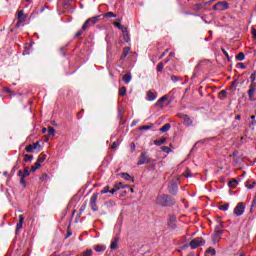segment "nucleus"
I'll list each match as a JSON object with an SVG mask.
<instances>
[{"instance_id":"1","label":"nucleus","mask_w":256,"mask_h":256,"mask_svg":"<svg viewBox=\"0 0 256 256\" xmlns=\"http://www.w3.org/2000/svg\"><path fill=\"white\" fill-rule=\"evenodd\" d=\"M99 17L100 16H94L92 18H88L82 25V28L76 33L75 37H81L84 31H87V29H91V27L97 25V23H99Z\"/></svg>"},{"instance_id":"51","label":"nucleus","mask_w":256,"mask_h":256,"mask_svg":"<svg viewBox=\"0 0 256 256\" xmlns=\"http://www.w3.org/2000/svg\"><path fill=\"white\" fill-rule=\"evenodd\" d=\"M130 150L132 153L135 151V143L130 144Z\"/></svg>"},{"instance_id":"8","label":"nucleus","mask_w":256,"mask_h":256,"mask_svg":"<svg viewBox=\"0 0 256 256\" xmlns=\"http://www.w3.org/2000/svg\"><path fill=\"white\" fill-rule=\"evenodd\" d=\"M203 245H205L203 238H196L190 242L191 249H197V247H201Z\"/></svg>"},{"instance_id":"27","label":"nucleus","mask_w":256,"mask_h":256,"mask_svg":"<svg viewBox=\"0 0 256 256\" xmlns=\"http://www.w3.org/2000/svg\"><path fill=\"white\" fill-rule=\"evenodd\" d=\"M105 18L111 19V18H115L117 17V14L113 13V12H107L104 14Z\"/></svg>"},{"instance_id":"28","label":"nucleus","mask_w":256,"mask_h":256,"mask_svg":"<svg viewBox=\"0 0 256 256\" xmlns=\"http://www.w3.org/2000/svg\"><path fill=\"white\" fill-rule=\"evenodd\" d=\"M24 161L26 163H29V162L33 161V155L25 154L24 155Z\"/></svg>"},{"instance_id":"24","label":"nucleus","mask_w":256,"mask_h":256,"mask_svg":"<svg viewBox=\"0 0 256 256\" xmlns=\"http://www.w3.org/2000/svg\"><path fill=\"white\" fill-rule=\"evenodd\" d=\"M250 80H251L250 85H256V71H254V72L250 75Z\"/></svg>"},{"instance_id":"41","label":"nucleus","mask_w":256,"mask_h":256,"mask_svg":"<svg viewBox=\"0 0 256 256\" xmlns=\"http://www.w3.org/2000/svg\"><path fill=\"white\" fill-rule=\"evenodd\" d=\"M114 187H116V189H118V191H119V189H125L126 186L123 185V183L119 182V183L115 184Z\"/></svg>"},{"instance_id":"14","label":"nucleus","mask_w":256,"mask_h":256,"mask_svg":"<svg viewBox=\"0 0 256 256\" xmlns=\"http://www.w3.org/2000/svg\"><path fill=\"white\" fill-rule=\"evenodd\" d=\"M37 147H40L39 142H36V143L26 146L25 151L27 153H33V151H35V149H37Z\"/></svg>"},{"instance_id":"57","label":"nucleus","mask_w":256,"mask_h":256,"mask_svg":"<svg viewBox=\"0 0 256 256\" xmlns=\"http://www.w3.org/2000/svg\"><path fill=\"white\" fill-rule=\"evenodd\" d=\"M223 53L226 57H229V53H227V51L223 50Z\"/></svg>"},{"instance_id":"43","label":"nucleus","mask_w":256,"mask_h":256,"mask_svg":"<svg viewBox=\"0 0 256 256\" xmlns=\"http://www.w3.org/2000/svg\"><path fill=\"white\" fill-rule=\"evenodd\" d=\"M109 189H110L109 186H105V187L100 191L101 195H105V193H109Z\"/></svg>"},{"instance_id":"63","label":"nucleus","mask_w":256,"mask_h":256,"mask_svg":"<svg viewBox=\"0 0 256 256\" xmlns=\"http://www.w3.org/2000/svg\"><path fill=\"white\" fill-rule=\"evenodd\" d=\"M250 119L254 120V119H255V116H251Z\"/></svg>"},{"instance_id":"3","label":"nucleus","mask_w":256,"mask_h":256,"mask_svg":"<svg viewBox=\"0 0 256 256\" xmlns=\"http://www.w3.org/2000/svg\"><path fill=\"white\" fill-rule=\"evenodd\" d=\"M221 237H223V225L219 224L215 227L212 235L213 243H218L221 240Z\"/></svg>"},{"instance_id":"45","label":"nucleus","mask_w":256,"mask_h":256,"mask_svg":"<svg viewBox=\"0 0 256 256\" xmlns=\"http://www.w3.org/2000/svg\"><path fill=\"white\" fill-rule=\"evenodd\" d=\"M149 129H153V125H144V126H141L140 127V130L143 131V130H149Z\"/></svg>"},{"instance_id":"62","label":"nucleus","mask_w":256,"mask_h":256,"mask_svg":"<svg viewBox=\"0 0 256 256\" xmlns=\"http://www.w3.org/2000/svg\"><path fill=\"white\" fill-rule=\"evenodd\" d=\"M26 1V3H31L33 0H25Z\"/></svg>"},{"instance_id":"37","label":"nucleus","mask_w":256,"mask_h":256,"mask_svg":"<svg viewBox=\"0 0 256 256\" xmlns=\"http://www.w3.org/2000/svg\"><path fill=\"white\" fill-rule=\"evenodd\" d=\"M163 67H165V64H163V62L158 63L157 71L161 73V71H163Z\"/></svg>"},{"instance_id":"6","label":"nucleus","mask_w":256,"mask_h":256,"mask_svg":"<svg viewBox=\"0 0 256 256\" xmlns=\"http://www.w3.org/2000/svg\"><path fill=\"white\" fill-rule=\"evenodd\" d=\"M245 213V204L243 202H239L234 208V215L237 217H241Z\"/></svg>"},{"instance_id":"11","label":"nucleus","mask_w":256,"mask_h":256,"mask_svg":"<svg viewBox=\"0 0 256 256\" xmlns=\"http://www.w3.org/2000/svg\"><path fill=\"white\" fill-rule=\"evenodd\" d=\"M256 85H249L248 97L250 101H255Z\"/></svg>"},{"instance_id":"49","label":"nucleus","mask_w":256,"mask_h":256,"mask_svg":"<svg viewBox=\"0 0 256 256\" xmlns=\"http://www.w3.org/2000/svg\"><path fill=\"white\" fill-rule=\"evenodd\" d=\"M40 179L41 181H47V179H49V176L47 174H43Z\"/></svg>"},{"instance_id":"33","label":"nucleus","mask_w":256,"mask_h":256,"mask_svg":"<svg viewBox=\"0 0 256 256\" xmlns=\"http://www.w3.org/2000/svg\"><path fill=\"white\" fill-rule=\"evenodd\" d=\"M122 179H124L125 181H130L131 180V175H129L128 173H122L121 174Z\"/></svg>"},{"instance_id":"15","label":"nucleus","mask_w":256,"mask_h":256,"mask_svg":"<svg viewBox=\"0 0 256 256\" xmlns=\"http://www.w3.org/2000/svg\"><path fill=\"white\" fill-rule=\"evenodd\" d=\"M122 35L125 43H129L131 41V37L129 36V30H127V28H124V30H122Z\"/></svg>"},{"instance_id":"7","label":"nucleus","mask_w":256,"mask_h":256,"mask_svg":"<svg viewBox=\"0 0 256 256\" xmlns=\"http://www.w3.org/2000/svg\"><path fill=\"white\" fill-rule=\"evenodd\" d=\"M178 117H180V119H183L184 125H186V127H191V125H193V119L189 117V115L178 113Z\"/></svg>"},{"instance_id":"22","label":"nucleus","mask_w":256,"mask_h":256,"mask_svg":"<svg viewBox=\"0 0 256 256\" xmlns=\"http://www.w3.org/2000/svg\"><path fill=\"white\" fill-rule=\"evenodd\" d=\"M119 95H120V97H125V95H127V87L122 86V87L119 89Z\"/></svg>"},{"instance_id":"32","label":"nucleus","mask_w":256,"mask_h":256,"mask_svg":"<svg viewBox=\"0 0 256 256\" xmlns=\"http://www.w3.org/2000/svg\"><path fill=\"white\" fill-rule=\"evenodd\" d=\"M45 159H47V155H45V154H42V155H40L39 157H38V161H37V163H43L44 161H45Z\"/></svg>"},{"instance_id":"30","label":"nucleus","mask_w":256,"mask_h":256,"mask_svg":"<svg viewBox=\"0 0 256 256\" xmlns=\"http://www.w3.org/2000/svg\"><path fill=\"white\" fill-rule=\"evenodd\" d=\"M229 187H231L232 189H235V187H237V180L232 179L229 183H228Z\"/></svg>"},{"instance_id":"61","label":"nucleus","mask_w":256,"mask_h":256,"mask_svg":"<svg viewBox=\"0 0 256 256\" xmlns=\"http://www.w3.org/2000/svg\"><path fill=\"white\" fill-rule=\"evenodd\" d=\"M189 247V245H184L183 247H182V249H187Z\"/></svg>"},{"instance_id":"53","label":"nucleus","mask_w":256,"mask_h":256,"mask_svg":"<svg viewBox=\"0 0 256 256\" xmlns=\"http://www.w3.org/2000/svg\"><path fill=\"white\" fill-rule=\"evenodd\" d=\"M167 53H169V50H166L164 53H162V55L160 56V59H163L165 55H167Z\"/></svg>"},{"instance_id":"10","label":"nucleus","mask_w":256,"mask_h":256,"mask_svg":"<svg viewBox=\"0 0 256 256\" xmlns=\"http://www.w3.org/2000/svg\"><path fill=\"white\" fill-rule=\"evenodd\" d=\"M17 13H18V22L16 23V27H21V23H25L27 21V14H25L23 10H19Z\"/></svg>"},{"instance_id":"5","label":"nucleus","mask_w":256,"mask_h":256,"mask_svg":"<svg viewBox=\"0 0 256 256\" xmlns=\"http://www.w3.org/2000/svg\"><path fill=\"white\" fill-rule=\"evenodd\" d=\"M99 198V193H94L90 198V207L92 211H99V207L97 206V199Z\"/></svg>"},{"instance_id":"31","label":"nucleus","mask_w":256,"mask_h":256,"mask_svg":"<svg viewBox=\"0 0 256 256\" xmlns=\"http://www.w3.org/2000/svg\"><path fill=\"white\" fill-rule=\"evenodd\" d=\"M169 193L177 195V185H172V188L169 189Z\"/></svg>"},{"instance_id":"13","label":"nucleus","mask_w":256,"mask_h":256,"mask_svg":"<svg viewBox=\"0 0 256 256\" xmlns=\"http://www.w3.org/2000/svg\"><path fill=\"white\" fill-rule=\"evenodd\" d=\"M19 222L16 224V233H19L23 229V223H25V217L23 215L18 216Z\"/></svg>"},{"instance_id":"23","label":"nucleus","mask_w":256,"mask_h":256,"mask_svg":"<svg viewBox=\"0 0 256 256\" xmlns=\"http://www.w3.org/2000/svg\"><path fill=\"white\" fill-rule=\"evenodd\" d=\"M129 51H131V48L125 47L123 49V53H122L121 59H125V57H127V55H129Z\"/></svg>"},{"instance_id":"40","label":"nucleus","mask_w":256,"mask_h":256,"mask_svg":"<svg viewBox=\"0 0 256 256\" xmlns=\"http://www.w3.org/2000/svg\"><path fill=\"white\" fill-rule=\"evenodd\" d=\"M171 81L173 83H177V81H181V77H178L176 75L171 76Z\"/></svg>"},{"instance_id":"58","label":"nucleus","mask_w":256,"mask_h":256,"mask_svg":"<svg viewBox=\"0 0 256 256\" xmlns=\"http://www.w3.org/2000/svg\"><path fill=\"white\" fill-rule=\"evenodd\" d=\"M170 57H175V52H170Z\"/></svg>"},{"instance_id":"60","label":"nucleus","mask_w":256,"mask_h":256,"mask_svg":"<svg viewBox=\"0 0 256 256\" xmlns=\"http://www.w3.org/2000/svg\"><path fill=\"white\" fill-rule=\"evenodd\" d=\"M42 133H47V128H43Z\"/></svg>"},{"instance_id":"64","label":"nucleus","mask_w":256,"mask_h":256,"mask_svg":"<svg viewBox=\"0 0 256 256\" xmlns=\"http://www.w3.org/2000/svg\"><path fill=\"white\" fill-rule=\"evenodd\" d=\"M239 256H245V254L241 253Z\"/></svg>"},{"instance_id":"39","label":"nucleus","mask_w":256,"mask_h":256,"mask_svg":"<svg viewBox=\"0 0 256 256\" xmlns=\"http://www.w3.org/2000/svg\"><path fill=\"white\" fill-rule=\"evenodd\" d=\"M161 151H163V153H171V148L167 146H162Z\"/></svg>"},{"instance_id":"36","label":"nucleus","mask_w":256,"mask_h":256,"mask_svg":"<svg viewBox=\"0 0 256 256\" xmlns=\"http://www.w3.org/2000/svg\"><path fill=\"white\" fill-rule=\"evenodd\" d=\"M114 27H117L118 29H120L121 31H123L124 29H126L123 25H121V23L119 22H114Z\"/></svg>"},{"instance_id":"17","label":"nucleus","mask_w":256,"mask_h":256,"mask_svg":"<svg viewBox=\"0 0 256 256\" xmlns=\"http://www.w3.org/2000/svg\"><path fill=\"white\" fill-rule=\"evenodd\" d=\"M18 175L19 177H24L25 179V177H29V175H31V172H29V168H25L24 171L19 170Z\"/></svg>"},{"instance_id":"50","label":"nucleus","mask_w":256,"mask_h":256,"mask_svg":"<svg viewBox=\"0 0 256 256\" xmlns=\"http://www.w3.org/2000/svg\"><path fill=\"white\" fill-rule=\"evenodd\" d=\"M5 93H9L10 95L13 94V91L7 87L4 88Z\"/></svg>"},{"instance_id":"16","label":"nucleus","mask_w":256,"mask_h":256,"mask_svg":"<svg viewBox=\"0 0 256 256\" xmlns=\"http://www.w3.org/2000/svg\"><path fill=\"white\" fill-rule=\"evenodd\" d=\"M147 101H155L157 99V93L153 91H148L146 96Z\"/></svg>"},{"instance_id":"12","label":"nucleus","mask_w":256,"mask_h":256,"mask_svg":"<svg viewBox=\"0 0 256 256\" xmlns=\"http://www.w3.org/2000/svg\"><path fill=\"white\" fill-rule=\"evenodd\" d=\"M167 99H169V97L167 95L162 96L160 99L157 100V102L155 103L156 107H159L160 109H163V107H165V101H167Z\"/></svg>"},{"instance_id":"52","label":"nucleus","mask_w":256,"mask_h":256,"mask_svg":"<svg viewBox=\"0 0 256 256\" xmlns=\"http://www.w3.org/2000/svg\"><path fill=\"white\" fill-rule=\"evenodd\" d=\"M238 65H239L240 69H247V66H245V64H243V63H239Z\"/></svg>"},{"instance_id":"29","label":"nucleus","mask_w":256,"mask_h":256,"mask_svg":"<svg viewBox=\"0 0 256 256\" xmlns=\"http://www.w3.org/2000/svg\"><path fill=\"white\" fill-rule=\"evenodd\" d=\"M236 60L237 61H244L245 60V54L240 52L238 53V55L236 56Z\"/></svg>"},{"instance_id":"54","label":"nucleus","mask_w":256,"mask_h":256,"mask_svg":"<svg viewBox=\"0 0 256 256\" xmlns=\"http://www.w3.org/2000/svg\"><path fill=\"white\" fill-rule=\"evenodd\" d=\"M252 37L256 39V29H252Z\"/></svg>"},{"instance_id":"2","label":"nucleus","mask_w":256,"mask_h":256,"mask_svg":"<svg viewBox=\"0 0 256 256\" xmlns=\"http://www.w3.org/2000/svg\"><path fill=\"white\" fill-rule=\"evenodd\" d=\"M155 203L156 205H160L161 207H171V205L175 204V201L173 200V198H171V196L167 194H159L156 197Z\"/></svg>"},{"instance_id":"46","label":"nucleus","mask_w":256,"mask_h":256,"mask_svg":"<svg viewBox=\"0 0 256 256\" xmlns=\"http://www.w3.org/2000/svg\"><path fill=\"white\" fill-rule=\"evenodd\" d=\"M48 135H55V128L49 127L48 128Z\"/></svg>"},{"instance_id":"34","label":"nucleus","mask_w":256,"mask_h":256,"mask_svg":"<svg viewBox=\"0 0 256 256\" xmlns=\"http://www.w3.org/2000/svg\"><path fill=\"white\" fill-rule=\"evenodd\" d=\"M220 211H229V204L219 206Z\"/></svg>"},{"instance_id":"25","label":"nucleus","mask_w":256,"mask_h":256,"mask_svg":"<svg viewBox=\"0 0 256 256\" xmlns=\"http://www.w3.org/2000/svg\"><path fill=\"white\" fill-rule=\"evenodd\" d=\"M255 185H256V182H252V183H251V180H247V181H246V187H247V189H253V188H255Z\"/></svg>"},{"instance_id":"20","label":"nucleus","mask_w":256,"mask_h":256,"mask_svg":"<svg viewBox=\"0 0 256 256\" xmlns=\"http://www.w3.org/2000/svg\"><path fill=\"white\" fill-rule=\"evenodd\" d=\"M131 79H133V77L131 76V74H125L122 77V80L124 81V83L129 84L131 83Z\"/></svg>"},{"instance_id":"56","label":"nucleus","mask_w":256,"mask_h":256,"mask_svg":"<svg viewBox=\"0 0 256 256\" xmlns=\"http://www.w3.org/2000/svg\"><path fill=\"white\" fill-rule=\"evenodd\" d=\"M220 95H227V91L222 90V91L220 92Z\"/></svg>"},{"instance_id":"42","label":"nucleus","mask_w":256,"mask_h":256,"mask_svg":"<svg viewBox=\"0 0 256 256\" xmlns=\"http://www.w3.org/2000/svg\"><path fill=\"white\" fill-rule=\"evenodd\" d=\"M93 255V250L91 249H87L83 254L82 256H91Z\"/></svg>"},{"instance_id":"19","label":"nucleus","mask_w":256,"mask_h":256,"mask_svg":"<svg viewBox=\"0 0 256 256\" xmlns=\"http://www.w3.org/2000/svg\"><path fill=\"white\" fill-rule=\"evenodd\" d=\"M166 141H167V138L162 137L159 140H154V145H156L157 147H161V145H163Z\"/></svg>"},{"instance_id":"38","label":"nucleus","mask_w":256,"mask_h":256,"mask_svg":"<svg viewBox=\"0 0 256 256\" xmlns=\"http://www.w3.org/2000/svg\"><path fill=\"white\" fill-rule=\"evenodd\" d=\"M119 145H121V142L119 140L115 141L112 143L111 149H117V147H119Z\"/></svg>"},{"instance_id":"9","label":"nucleus","mask_w":256,"mask_h":256,"mask_svg":"<svg viewBox=\"0 0 256 256\" xmlns=\"http://www.w3.org/2000/svg\"><path fill=\"white\" fill-rule=\"evenodd\" d=\"M150 162H151V159H149L147 152H142L140 154L137 165H146L147 163H150Z\"/></svg>"},{"instance_id":"21","label":"nucleus","mask_w":256,"mask_h":256,"mask_svg":"<svg viewBox=\"0 0 256 256\" xmlns=\"http://www.w3.org/2000/svg\"><path fill=\"white\" fill-rule=\"evenodd\" d=\"M171 129V124L166 123L163 127L160 128L161 133H167Z\"/></svg>"},{"instance_id":"55","label":"nucleus","mask_w":256,"mask_h":256,"mask_svg":"<svg viewBox=\"0 0 256 256\" xmlns=\"http://www.w3.org/2000/svg\"><path fill=\"white\" fill-rule=\"evenodd\" d=\"M185 177H193V175H191V173L189 172V170H187L186 173H185Z\"/></svg>"},{"instance_id":"18","label":"nucleus","mask_w":256,"mask_h":256,"mask_svg":"<svg viewBox=\"0 0 256 256\" xmlns=\"http://www.w3.org/2000/svg\"><path fill=\"white\" fill-rule=\"evenodd\" d=\"M105 249H107V246H106V245L98 244V245L94 246V250H95L97 253H103V251H105Z\"/></svg>"},{"instance_id":"4","label":"nucleus","mask_w":256,"mask_h":256,"mask_svg":"<svg viewBox=\"0 0 256 256\" xmlns=\"http://www.w3.org/2000/svg\"><path fill=\"white\" fill-rule=\"evenodd\" d=\"M213 9H214V11H225V10L229 9V3H227V1L217 2L213 6Z\"/></svg>"},{"instance_id":"35","label":"nucleus","mask_w":256,"mask_h":256,"mask_svg":"<svg viewBox=\"0 0 256 256\" xmlns=\"http://www.w3.org/2000/svg\"><path fill=\"white\" fill-rule=\"evenodd\" d=\"M117 239H114L110 244V249H117Z\"/></svg>"},{"instance_id":"48","label":"nucleus","mask_w":256,"mask_h":256,"mask_svg":"<svg viewBox=\"0 0 256 256\" xmlns=\"http://www.w3.org/2000/svg\"><path fill=\"white\" fill-rule=\"evenodd\" d=\"M118 189L116 188V186H114V188L112 190H109V193H111V195H115V193H117Z\"/></svg>"},{"instance_id":"59","label":"nucleus","mask_w":256,"mask_h":256,"mask_svg":"<svg viewBox=\"0 0 256 256\" xmlns=\"http://www.w3.org/2000/svg\"><path fill=\"white\" fill-rule=\"evenodd\" d=\"M236 119H237V121H239L241 119V115H237Z\"/></svg>"},{"instance_id":"26","label":"nucleus","mask_w":256,"mask_h":256,"mask_svg":"<svg viewBox=\"0 0 256 256\" xmlns=\"http://www.w3.org/2000/svg\"><path fill=\"white\" fill-rule=\"evenodd\" d=\"M41 167V164L39 162H36L30 169V171L32 173H35V171H37V169H39Z\"/></svg>"},{"instance_id":"44","label":"nucleus","mask_w":256,"mask_h":256,"mask_svg":"<svg viewBox=\"0 0 256 256\" xmlns=\"http://www.w3.org/2000/svg\"><path fill=\"white\" fill-rule=\"evenodd\" d=\"M206 253L210 254V255H215L217 253V251H215L214 248H208L206 250Z\"/></svg>"},{"instance_id":"47","label":"nucleus","mask_w":256,"mask_h":256,"mask_svg":"<svg viewBox=\"0 0 256 256\" xmlns=\"http://www.w3.org/2000/svg\"><path fill=\"white\" fill-rule=\"evenodd\" d=\"M20 184L23 185V187H27V183L25 182L24 177H20Z\"/></svg>"}]
</instances>
